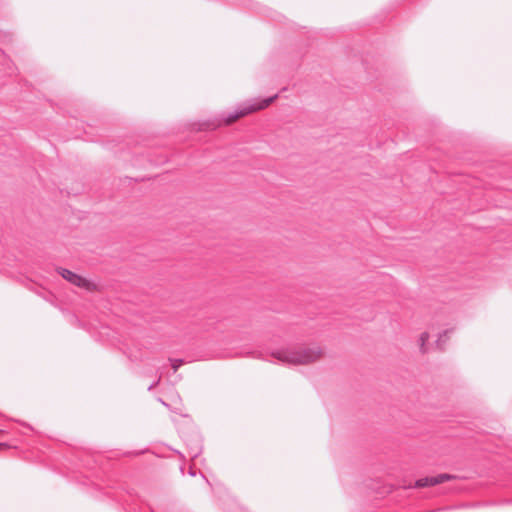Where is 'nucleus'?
I'll use <instances>...</instances> for the list:
<instances>
[{"instance_id":"f03ea898","label":"nucleus","mask_w":512,"mask_h":512,"mask_svg":"<svg viewBox=\"0 0 512 512\" xmlns=\"http://www.w3.org/2000/svg\"><path fill=\"white\" fill-rule=\"evenodd\" d=\"M278 95H274L271 97H268L266 99L261 100L260 102H247L242 105L239 109H237L234 113L229 114L226 118L223 119V121L226 124H231L232 122L236 121L240 117L246 116L252 112L262 110L266 107H268L271 103H273Z\"/></svg>"},{"instance_id":"6e6552de","label":"nucleus","mask_w":512,"mask_h":512,"mask_svg":"<svg viewBox=\"0 0 512 512\" xmlns=\"http://www.w3.org/2000/svg\"><path fill=\"white\" fill-rule=\"evenodd\" d=\"M159 381H160V377L158 378V380L155 383L151 384L148 389L149 390L153 389L159 383Z\"/></svg>"},{"instance_id":"423d86ee","label":"nucleus","mask_w":512,"mask_h":512,"mask_svg":"<svg viewBox=\"0 0 512 512\" xmlns=\"http://www.w3.org/2000/svg\"><path fill=\"white\" fill-rule=\"evenodd\" d=\"M452 330H446L444 331L443 333L439 334L438 336V339L436 340V346L439 348V349H442L443 348V345L446 341V338L448 336V334L451 332Z\"/></svg>"},{"instance_id":"39448f33","label":"nucleus","mask_w":512,"mask_h":512,"mask_svg":"<svg viewBox=\"0 0 512 512\" xmlns=\"http://www.w3.org/2000/svg\"><path fill=\"white\" fill-rule=\"evenodd\" d=\"M428 339H429V333L428 332H423L420 335L419 346H420L421 352H423V353H425L427 351L425 344L428 341Z\"/></svg>"},{"instance_id":"1a4fd4ad","label":"nucleus","mask_w":512,"mask_h":512,"mask_svg":"<svg viewBox=\"0 0 512 512\" xmlns=\"http://www.w3.org/2000/svg\"><path fill=\"white\" fill-rule=\"evenodd\" d=\"M198 452L199 451H195V453L193 454V457H196L198 455Z\"/></svg>"},{"instance_id":"f257e3e1","label":"nucleus","mask_w":512,"mask_h":512,"mask_svg":"<svg viewBox=\"0 0 512 512\" xmlns=\"http://www.w3.org/2000/svg\"><path fill=\"white\" fill-rule=\"evenodd\" d=\"M271 355L284 364L308 365L319 361L324 356V350L317 344H311L294 349L276 350Z\"/></svg>"},{"instance_id":"20e7f679","label":"nucleus","mask_w":512,"mask_h":512,"mask_svg":"<svg viewBox=\"0 0 512 512\" xmlns=\"http://www.w3.org/2000/svg\"><path fill=\"white\" fill-rule=\"evenodd\" d=\"M454 478H455L454 475L446 474V473L445 474H439L437 476L424 477V478L418 479L415 482V486L416 487L434 486V485H438V484H441L443 482L452 480Z\"/></svg>"},{"instance_id":"7ed1b4c3","label":"nucleus","mask_w":512,"mask_h":512,"mask_svg":"<svg viewBox=\"0 0 512 512\" xmlns=\"http://www.w3.org/2000/svg\"><path fill=\"white\" fill-rule=\"evenodd\" d=\"M58 272L65 280H67L68 282H70L71 284H73L77 287L84 288L86 290L94 289L93 283H91L87 279L83 278L82 276H80L68 269L59 268Z\"/></svg>"},{"instance_id":"9d476101","label":"nucleus","mask_w":512,"mask_h":512,"mask_svg":"<svg viewBox=\"0 0 512 512\" xmlns=\"http://www.w3.org/2000/svg\"><path fill=\"white\" fill-rule=\"evenodd\" d=\"M4 446V444H0V447Z\"/></svg>"},{"instance_id":"0eeeda50","label":"nucleus","mask_w":512,"mask_h":512,"mask_svg":"<svg viewBox=\"0 0 512 512\" xmlns=\"http://www.w3.org/2000/svg\"><path fill=\"white\" fill-rule=\"evenodd\" d=\"M170 362H171V366H172V369L174 372H176L179 367L183 364V360L182 359H169Z\"/></svg>"}]
</instances>
